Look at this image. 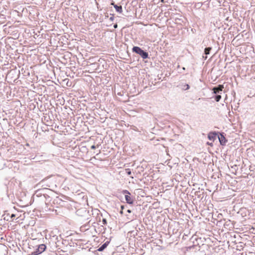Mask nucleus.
I'll return each instance as SVG.
<instances>
[{
    "instance_id": "nucleus-1",
    "label": "nucleus",
    "mask_w": 255,
    "mask_h": 255,
    "mask_svg": "<svg viewBox=\"0 0 255 255\" xmlns=\"http://www.w3.org/2000/svg\"><path fill=\"white\" fill-rule=\"evenodd\" d=\"M133 52L140 55V56L143 59L148 58V54L147 52L143 50L141 48L138 46H133L132 48Z\"/></svg>"
},
{
    "instance_id": "nucleus-2",
    "label": "nucleus",
    "mask_w": 255,
    "mask_h": 255,
    "mask_svg": "<svg viewBox=\"0 0 255 255\" xmlns=\"http://www.w3.org/2000/svg\"><path fill=\"white\" fill-rule=\"evenodd\" d=\"M46 247L44 244H41L38 246L36 250L32 253L33 255H37L43 253L46 249Z\"/></svg>"
},
{
    "instance_id": "nucleus-3",
    "label": "nucleus",
    "mask_w": 255,
    "mask_h": 255,
    "mask_svg": "<svg viewBox=\"0 0 255 255\" xmlns=\"http://www.w3.org/2000/svg\"><path fill=\"white\" fill-rule=\"evenodd\" d=\"M124 193L127 194L125 195V199L127 201V202L129 204H132L133 203V200L131 197L130 196V193L128 190H124L123 191Z\"/></svg>"
},
{
    "instance_id": "nucleus-4",
    "label": "nucleus",
    "mask_w": 255,
    "mask_h": 255,
    "mask_svg": "<svg viewBox=\"0 0 255 255\" xmlns=\"http://www.w3.org/2000/svg\"><path fill=\"white\" fill-rule=\"evenodd\" d=\"M219 139L221 144L223 145H225L227 141L226 138L222 134H220V135L219 136Z\"/></svg>"
},
{
    "instance_id": "nucleus-5",
    "label": "nucleus",
    "mask_w": 255,
    "mask_h": 255,
    "mask_svg": "<svg viewBox=\"0 0 255 255\" xmlns=\"http://www.w3.org/2000/svg\"><path fill=\"white\" fill-rule=\"evenodd\" d=\"M111 5L114 6L117 12L119 13H122L123 12V8L121 5L116 4L114 2L111 3Z\"/></svg>"
},
{
    "instance_id": "nucleus-6",
    "label": "nucleus",
    "mask_w": 255,
    "mask_h": 255,
    "mask_svg": "<svg viewBox=\"0 0 255 255\" xmlns=\"http://www.w3.org/2000/svg\"><path fill=\"white\" fill-rule=\"evenodd\" d=\"M223 88H224V87L222 85H220L218 87L214 88H213L214 92L215 94L219 93L220 92L222 91Z\"/></svg>"
},
{
    "instance_id": "nucleus-7",
    "label": "nucleus",
    "mask_w": 255,
    "mask_h": 255,
    "mask_svg": "<svg viewBox=\"0 0 255 255\" xmlns=\"http://www.w3.org/2000/svg\"><path fill=\"white\" fill-rule=\"evenodd\" d=\"M216 134L214 132H210L208 135V137L210 140H214Z\"/></svg>"
},
{
    "instance_id": "nucleus-8",
    "label": "nucleus",
    "mask_w": 255,
    "mask_h": 255,
    "mask_svg": "<svg viewBox=\"0 0 255 255\" xmlns=\"http://www.w3.org/2000/svg\"><path fill=\"white\" fill-rule=\"evenodd\" d=\"M211 49L212 47H210L205 48L204 49V54L206 55L209 54Z\"/></svg>"
},
{
    "instance_id": "nucleus-9",
    "label": "nucleus",
    "mask_w": 255,
    "mask_h": 255,
    "mask_svg": "<svg viewBox=\"0 0 255 255\" xmlns=\"http://www.w3.org/2000/svg\"><path fill=\"white\" fill-rule=\"evenodd\" d=\"M221 98V95H217L216 96L215 99L217 102H219Z\"/></svg>"
},
{
    "instance_id": "nucleus-10",
    "label": "nucleus",
    "mask_w": 255,
    "mask_h": 255,
    "mask_svg": "<svg viewBox=\"0 0 255 255\" xmlns=\"http://www.w3.org/2000/svg\"><path fill=\"white\" fill-rule=\"evenodd\" d=\"M189 88V86L188 84H186V85H185L183 86V87H182V90H186L187 89H188Z\"/></svg>"
},
{
    "instance_id": "nucleus-11",
    "label": "nucleus",
    "mask_w": 255,
    "mask_h": 255,
    "mask_svg": "<svg viewBox=\"0 0 255 255\" xmlns=\"http://www.w3.org/2000/svg\"><path fill=\"white\" fill-rule=\"evenodd\" d=\"M126 171L128 175H129L131 174V172L130 169L129 168L126 169Z\"/></svg>"
},
{
    "instance_id": "nucleus-12",
    "label": "nucleus",
    "mask_w": 255,
    "mask_h": 255,
    "mask_svg": "<svg viewBox=\"0 0 255 255\" xmlns=\"http://www.w3.org/2000/svg\"><path fill=\"white\" fill-rule=\"evenodd\" d=\"M16 215L15 214H11L10 216L11 221H13L14 218L15 217H16Z\"/></svg>"
},
{
    "instance_id": "nucleus-13",
    "label": "nucleus",
    "mask_w": 255,
    "mask_h": 255,
    "mask_svg": "<svg viewBox=\"0 0 255 255\" xmlns=\"http://www.w3.org/2000/svg\"><path fill=\"white\" fill-rule=\"evenodd\" d=\"M114 16L113 14L112 16L110 17V20L111 21H113L114 20Z\"/></svg>"
},
{
    "instance_id": "nucleus-14",
    "label": "nucleus",
    "mask_w": 255,
    "mask_h": 255,
    "mask_svg": "<svg viewBox=\"0 0 255 255\" xmlns=\"http://www.w3.org/2000/svg\"><path fill=\"white\" fill-rule=\"evenodd\" d=\"M202 5V3H198L196 4V6H198V7H201V6Z\"/></svg>"
},
{
    "instance_id": "nucleus-15",
    "label": "nucleus",
    "mask_w": 255,
    "mask_h": 255,
    "mask_svg": "<svg viewBox=\"0 0 255 255\" xmlns=\"http://www.w3.org/2000/svg\"><path fill=\"white\" fill-rule=\"evenodd\" d=\"M103 223L104 224H107V221L105 219H103Z\"/></svg>"
},
{
    "instance_id": "nucleus-16",
    "label": "nucleus",
    "mask_w": 255,
    "mask_h": 255,
    "mask_svg": "<svg viewBox=\"0 0 255 255\" xmlns=\"http://www.w3.org/2000/svg\"><path fill=\"white\" fill-rule=\"evenodd\" d=\"M114 27L115 28H117L118 27V24H117V23L115 24L114 25Z\"/></svg>"
},
{
    "instance_id": "nucleus-17",
    "label": "nucleus",
    "mask_w": 255,
    "mask_h": 255,
    "mask_svg": "<svg viewBox=\"0 0 255 255\" xmlns=\"http://www.w3.org/2000/svg\"><path fill=\"white\" fill-rule=\"evenodd\" d=\"M91 148L94 149L96 148V146L95 145H92L91 146Z\"/></svg>"
},
{
    "instance_id": "nucleus-18",
    "label": "nucleus",
    "mask_w": 255,
    "mask_h": 255,
    "mask_svg": "<svg viewBox=\"0 0 255 255\" xmlns=\"http://www.w3.org/2000/svg\"><path fill=\"white\" fill-rule=\"evenodd\" d=\"M207 144H208V145H211V146H213V144H212V143H209V142H207Z\"/></svg>"
},
{
    "instance_id": "nucleus-19",
    "label": "nucleus",
    "mask_w": 255,
    "mask_h": 255,
    "mask_svg": "<svg viewBox=\"0 0 255 255\" xmlns=\"http://www.w3.org/2000/svg\"><path fill=\"white\" fill-rule=\"evenodd\" d=\"M103 249V247H101L100 248H99V251H102Z\"/></svg>"
},
{
    "instance_id": "nucleus-20",
    "label": "nucleus",
    "mask_w": 255,
    "mask_h": 255,
    "mask_svg": "<svg viewBox=\"0 0 255 255\" xmlns=\"http://www.w3.org/2000/svg\"><path fill=\"white\" fill-rule=\"evenodd\" d=\"M121 208H122V210H123L124 209V206H122Z\"/></svg>"
},
{
    "instance_id": "nucleus-21",
    "label": "nucleus",
    "mask_w": 255,
    "mask_h": 255,
    "mask_svg": "<svg viewBox=\"0 0 255 255\" xmlns=\"http://www.w3.org/2000/svg\"><path fill=\"white\" fill-rule=\"evenodd\" d=\"M128 213H130V210H128Z\"/></svg>"
},
{
    "instance_id": "nucleus-22",
    "label": "nucleus",
    "mask_w": 255,
    "mask_h": 255,
    "mask_svg": "<svg viewBox=\"0 0 255 255\" xmlns=\"http://www.w3.org/2000/svg\"><path fill=\"white\" fill-rule=\"evenodd\" d=\"M121 213L123 214V211L122 210L121 211Z\"/></svg>"
},
{
    "instance_id": "nucleus-23",
    "label": "nucleus",
    "mask_w": 255,
    "mask_h": 255,
    "mask_svg": "<svg viewBox=\"0 0 255 255\" xmlns=\"http://www.w3.org/2000/svg\"><path fill=\"white\" fill-rule=\"evenodd\" d=\"M161 1H163V0H161Z\"/></svg>"
}]
</instances>
